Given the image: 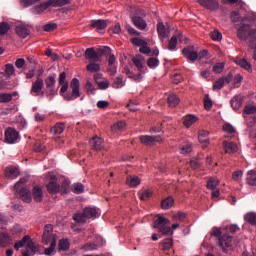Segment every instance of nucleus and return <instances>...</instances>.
Listing matches in <instances>:
<instances>
[{
	"instance_id": "33",
	"label": "nucleus",
	"mask_w": 256,
	"mask_h": 256,
	"mask_svg": "<svg viewBox=\"0 0 256 256\" xmlns=\"http://www.w3.org/2000/svg\"><path fill=\"white\" fill-rule=\"evenodd\" d=\"M141 201H148V199H151L153 197V192L149 189H144L139 192Z\"/></svg>"
},
{
	"instance_id": "41",
	"label": "nucleus",
	"mask_w": 256,
	"mask_h": 256,
	"mask_svg": "<svg viewBox=\"0 0 256 256\" xmlns=\"http://www.w3.org/2000/svg\"><path fill=\"white\" fill-rule=\"evenodd\" d=\"M212 108L213 101H211V97L209 96V94H206L204 97V109H206V111H211Z\"/></svg>"
},
{
	"instance_id": "8",
	"label": "nucleus",
	"mask_w": 256,
	"mask_h": 256,
	"mask_svg": "<svg viewBox=\"0 0 256 256\" xmlns=\"http://www.w3.org/2000/svg\"><path fill=\"white\" fill-rule=\"evenodd\" d=\"M182 54L191 63H195V61L199 59V52L195 50V46H188L183 48Z\"/></svg>"
},
{
	"instance_id": "31",
	"label": "nucleus",
	"mask_w": 256,
	"mask_h": 256,
	"mask_svg": "<svg viewBox=\"0 0 256 256\" xmlns=\"http://www.w3.org/2000/svg\"><path fill=\"white\" fill-rule=\"evenodd\" d=\"M65 131V123H56L53 128H51V133L54 135H61Z\"/></svg>"
},
{
	"instance_id": "12",
	"label": "nucleus",
	"mask_w": 256,
	"mask_h": 256,
	"mask_svg": "<svg viewBox=\"0 0 256 256\" xmlns=\"http://www.w3.org/2000/svg\"><path fill=\"white\" fill-rule=\"evenodd\" d=\"M19 139V132L14 128H7L5 130V141L6 143L13 144Z\"/></svg>"
},
{
	"instance_id": "35",
	"label": "nucleus",
	"mask_w": 256,
	"mask_h": 256,
	"mask_svg": "<svg viewBox=\"0 0 256 256\" xmlns=\"http://www.w3.org/2000/svg\"><path fill=\"white\" fill-rule=\"evenodd\" d=\"M86 69L89 71V73H98V71H101V65L92 62L86 66Z\"/></svg>"
},
{
	"instance_id": "48",
	"label": "nucleus",
	"mask_w": 256,
	"mask_h": 256,
	"mask_svg": "<svg viewBox=\"0 0 256 256\" xmlns=\"http://www.w3.org/2000/svg\"><path fill=\"white\" fill-rule=\"evenodd\" d=\"M5 73L7 75V79H11V75H15V66H13V64H6Z\"/></svg>"
},
{
	"instance_id": "39",
	"label": "nucleus",
	"mask_w": 256,
	"mask_h": 256,
	"mask_svg": "<svg viewBox=\"0 0 256 256\" xmlns=\"http://www.w3.org/2000/svg\"><path fill=\"white\" fill-rule=\"evenodd\" d=\"M112 87L113 89H121V87H123V76H117L114 78Z\"/></svg>"
},
{
	"instance_id": "1",
	"label": "nucleus",
	"mask_w": 256,
	"mask_h": 256,
	"mask_svg": "<svg viewBox=\"0 0 256 256\" xmlns=\"http://www.w3.org/2000/svg\"><path fill=\"white\" fill-rule=\"evenodd\" d=\"M237 37L240 41H248L249 47H253L256 42V28H251L249 24H241L237 30Z\"/></svg>"
},
{
	"instance_id": "54",
	"label": "nucleus",
	"mask_w": 256,
	"mask_h": 256,
	"mask_svg": "<svg viewBox=\"0 0 256 256\" xmlns=\"http://www.w3.org/2000/svg\"><path fill=\"white\" fill-rule=\"evenodd\" d=\"M210 37L213 41H221V39H223V34H221V32L218 30H214L210 32Z\"/></svg>"
},
{
	"instance_id": "27",
	"label": "nucleus",
	"mask_w": 256,
	"mask_h": 256,
	"mask_svg": "<svg viewBox=\"0 0 256 256\" xmlns=\"http://www.w3.org/2000/svg\"><path fill=\"white\" fill-rule=\"evenodd\" d=\"M223 147H224L226 153H229V154L236 153V151H237V144H235L234 142L224 141Z\"/></svg>"
},
{
	"instance_id": "4",
	"label": "nucleus",
	"mask_w": 256,
	"mask_h": 256,
	"mask_svg": "<svg viewBox=\"0 0 256 256\" xmlns=\"http://www.w3.org/2000/svg\"><path fill=\"white\" fill-rule=\"evenodd\" d=\"M52 180L47 184V191L51 195H55V193H61L62 195H65L69 192V184L63 183L62 186L57 184L55 181V178H51Z\"/></svg>"
},
{
	"instance_id": "45",
	"label": "nucleus",
	"mask_w": 256,
	"mask_h": 256,
	"mask_svg": "<svg viewBox=\"0 0 256 256\" xmlns=\"http://www.w3.org/2000/svg\"><path fill=\"white\" fill-rule=\"evenodd\" d=\"M166 31L167 30L165 29V24H163V22H159L157 24V33L159 37H161L162 39L165 38Z\"/></svg>"
},
{
	"instance_id": "44",
	"label": "nucleus",
	"mask_w": 256,
	"mask_h": 256,
	"mask_svg": "<svg viewBox=\"0 0 256 256\" xmlns=\"http://www.w3.org/2000/svg\"><path fill=\"white\" fill-rule=\"evenodd\" d=\"M11 237H9V234L2 233L0 234V244L2 247H7V244L10 243Z\"/></svg>"
},
{
	"instance_id": "58",
	"label": "nucleus",
	"mask_w": 256,
	"mask_h": 256,
	"mask_svg": "<svg viewBox=\"0 0 256 256\" xmlns=\"http://www.w3.org/2000/svg\"><path fill=\"white\" fill-rule=\"evenodd\" d=\"M173 247V238H166L163 241V249L164 251H167Z\"/></svg>"
},
{
	"instance_id": "32",
	"label": "nucleus",
	"mask_w": 256,
	"mask_h": 256,
	"mask_svg": "<svg viewBox=\"0 0 256 256\" xmlns=\"http://www.w3.org/2000/svg\"><path fill=\"white\" fill-rule=\"evenodd\" d=\"M246 181L248 185L256 186V171L251 170L247 173Z\"/></svg>"
},
{
	"instance_id": "62",
	"label": "nucleus",
	"mask_w": 256,
	"mask_h": 256,
	"mask_svg": "<svg viewBox=\"0 0 256 256\" xmlns=\"http://www.w3.org/2000/svg\"><path fill=\"white\" fill-rule=\"evenodd\" d=\"M242 177H243V171L241 170H237L232 174L233 181H241Z\"/></svg>"
},
{
	"instance_id": "18",
	"label": "nucleus",
	"mask_w": 256,
	"mask_h": 256,
	"mask_svg": "<svg viewBox=\"0 0 256 256\" xmlns=\"http://www.w3.org/2000/svg\"><path fill=\"white\" fill-rule=\"evenodd\" d=\"M132 22L137 29H140V31H144V29L147 28V22L141 18V16H133L132 17Z\"/></svg>"
},
{
	"instance_id": "20",
	"label": "nucleus",
	"mask_w": 256,
	"mask_h": 256,
	"mask_svg": "<svg viewBox=\"0 0 256 256\" xmlns=\"http://www.w3.org/2000/svg\"><path fill=\"white\" fill-rule=\"evenodd\" d=\"M20 199L24 201V203H29L32 201L33 197L31 196V191L27 188H21L19 191Z\"/></svg>"
},
{
	"instance_id": "10",
	"label": "nucleus",
	"mask_w": 256,
	"mask_h": 256,
	"mask_svg": "<svg viewBox=\"0 0 256 256\" xmlns=\"http://www.w3.org/2000/svg\"><path fill=\"white\" fill-rule=\"evenodd\" d=\"M140 143L142 145H146L147 147H151L155 145L156 143H159L161 141V136H149V135H142L139 137Z\"/></svg>"
},
{
	"instance_id": "61",
	"label": "nucleus",
	"mask_w": 256,
	"mask_h": 256,
	"mask_svg": "<svg viewBox=\"0 0 256 256\" xmlns=\"http://www.w3.org/2000/svg\"><path fill=\"white\" fill-rule=\"evenodd\" d=\"M190 167L191 169H199V167H201V161L197 158H193L190 160Z\"/></svg>"
},
{
	"instance_id": "56",
	"label": "nucleus",
	"mask_w": 256,
	"mask_h": 256,
	"mask_svg": "<svg viewBox=\"0 0 256 256\" xmlns=\"http://www.w3.org/2000/svg\"><path fill=\"white\" fill-rule=\"evenodd\" d=\"M135 67H137L138 71H140V73L143 72V60L141 58H133L132 59Z\"/></svg>"
},
{
	"instance_id": "38",
	"label": "nucleus",
	"mask_w": 256,
	"mask_h": 256,
	"mask_svg": "<svg viewBox=\"0 0 256 256\" xmlns=\"http://www.w3.org/2000/svg\"><path fill=\"white\" fill-rule=\"evenodd\" d=\"M225 87V78H219L214 82L213 91H221V88Z\"/></svg>"
},
{
	"instance_id": "23",
	"label": "nucleus",
	"mask_w": 256,
	"mask_h": 256,
	"mask_svg": "<svg viewBox=\"0 0 256 256\" xmlns=\"http://www.w3.org/2000/svg\"><path fill=\"white\" fill-rule=\"evenodd\" d=\"M32 194L34 201H36V203H41V201H43V190L41 189V187L35 186L33 188Z\"/></svg>"
},
{
	"instance_id": "53",
	"label": "nucleus",
	"mask_w": 256,
	"mask_h": 256,
	"mask_svg": "<svg viewBox=\"0 0 256 256\" xmlns=\"http://www.w3.org/2000/svg\"><path fill=\"white\" fill-rule=\"evenodd\" d=\"M147 65L150 69H156L159 67V59L151 57L147 60Z\"/></svg>"
},
{
	"instance_id": "34",
	"label": "nucleus",
	"mask_w": 256,
	"mask_h": 256,
	"mask_svg": "<svg viewBox=\"0 0 256 256\" xmlns=\"http://www.w3.org/2000/svg\"><path fill=\"white\" fill-rule=\"evenodd\" d=\"M236 65H239L242 67V69H245V71H251V64L247 62L245 58L243 59H238L235 61Z\"/></svg>"
},
{
	"instance_id": "2",
	"label": "nucleus",
	"mask_w": 256,
	"mask_h": 256,
	"mask_svg": "<svg viewBox=\"0 0 256 256\" xmlns=\"http://www.w3.org/2000/svg\"><path fill=\"white\" fill-rule=\"evenodd\" d=\"M154 229H158L159 233L162 235H173V230H171V221L163 217L161 214L155 216L153 222Z\"/></svg>"
},
{
	"instance_id": "36",
	"label": "nucleus",
	"mask_w": 256,
	"mask_h": 256,
	"mask_svg": "<svg viewBox=\"0 0 256 256\" xmlns=\"http://www.w3.org/2000/svg\"><path fill=\"white\" fill-rule=\"evenodd\" d=\"M179 97H177V95L175 94H171L168 96V104L169 107H176L179 105Z\"/></svg>"
},
{
	"instance_id": "43",
	"label": "nucleus",
	"mask_w": 256,
	"mask_h": 256,
	"mask_svg": "<svg viewBox=\"0 0 256 256\" xmlns=\"http://www.w3.org/2000/svg\"><path fill=\"white\" fill-rule=\"evenodd\" d=\"M218 185H219V181L216 178H210L207 181V189H210L211 191L217 189Z\"/></svg>"
},
{
	"instance_id": "19",
	"label": "nucleus",
	"mask_w": 256,
	"mask_h": 256,
	"mask_svg": "<svg viewBox=\"0 0 256 256\" xmlns=\"http://www.w3.org/2000/svg\"><path fill=\"white\" fill-rule=\"evenodd\" d=\"M122 73H125V75H127V77L129 79H133V81H136L137 83H139V81H141V79H143V76L141 75V73L139 74H134L133 71H131L129 69V67L125 66L123 68Z\"/></svg>"
},
{
	"instance_id": "63",
	"label": "nucleus",
	"mask_w": 256,
	"mask_h": 256,
	"mask_svg": "<svg viewBox=\"0 0 256 256\" xmlns=\"http://www.w3.org/2000/svg\"><path fill=\"white\" fill-rule=\"evenodd\" d=\"M191 151H193V144H185L184 146H182L181 148V153L185 154V153H191Z\"/></svg>"
},
{
	"instance_id": "47",
	"label": "nucleus",
	"mask_w": 256,
	"mask_h": 256,
	"mask_svg": "<svg viewBox=\"0 0 256 256\" xmlns=\"http://www.w3.org/2000/svg\"><path fill=\"white\" fill-rule=\"evenodd\" d=\"M231 20L233 21V23H243L244 21L243 17H241L239 12L237 11L231 12Z\"/></svg>"
},
{
	"instance_id": "60",
	"label": "nucleus",
	"mask_w": 256,
	"mask_h": 256,
	"mask_svg": "<svg viewBox=\"0 0 256 256\" xmlns=\"http://www.w3.org/2000/svg\"><path fill=\"white\" fill-rule=\"evenodd\" d=\"M223 69H225V64L224 63H216L213 66V71L214 73H223Z\"/></svg>"
},
{
	"instance_id": "42",
	"label": "nucleus",
	"mask_w": 256,
	"mask_h": 256,
	"mask_svg": "<svg viewBox=\"0 0 256 256\" xmlns=\"http://www.w3.org/2000/svg\"><path fill=\"white\" fill-rule=\"evenodd\" d=\"M245 221H247V223H250V225H256V214L253 212L247 213L244 216Z\"/></svg>"
},
{
	"instance_id": "3",
	"label": "nucleus",
	"mask_w": 256,
	"mask_h": 256,
	"mask_svg": "<svg viewBox=\"0 0 256 256\" xmlns=\"http://www.w3.org/2000/svg\"><path fill=\"white\" fill-rule=\"evenodd\" d=\"M214 237H218V245L221 247L224 253H228L229 249L233 247V236L229 234H223L221 236V230L219 228L213 229Z\"/></svg>"
},
{
	"instance_id": "57",
	"label": "nucleus",
	"mask_w": 256,
	"mask_h": 256,
	"mask_svg": "<svg viewBox=\"0 0 256 256\" xmlns=\"http://www.w3.org/2000/svg\"><path fill=\"white\" fill-rule=\"evenodd\" d=\"M27 249H30L32 255H35L37 253V246H35V242L30 238V240L26 243Z\"/></svg>"
},
{
	"instance_id": "13",
	"label": "nucleus",
	"mask_w": 256,
	"mask_h": 256,
	"mask_svg": "<svg viewBox=\"0 0 256 256\" xmlns=\"http://www.w3.org/2000/svg\"><path fill=\"white\" fill-rule=\"evenodd\" d=\"M198 3L210 11H217L219 9V2L217 0H198Z\"/></svg>"
},
{
	"instance_id": "49",
	"label": "nucleus",
	"mask_w": 256,
	"mask_h": 256,
	"mask_svg": "<svg viewBox=\"0 0 256 256\" xmlns=\"http://www.w3.org/2000/svg\"><path fill=\"white\" fill-rule=\"evenodd\" d=\"M58 247L60 251H67L70 247L69 240L67 239L59 240Z\"/></svg>"
},
{
	"instance_id": "50",
	"label": "nucleus",
	"mask_w": 256,
	"mask_h": 256,
	"mask_svg": "<svg viewBox=\"0 0 256 256\" xmlns=\"http://www.w3.org/2000/svg\"><path fill=\"white\" fill-rule=\"evenodd\" d=\"M125 125V122L120 121L111 127V131L113 133H117V131H123V129H125Z\"/></svg>"
},
{
	"instance_id": "9",
	"label": "nucleus",
	"mask_w": 256,
	"mask_h": 256,
	"mask_svg": "<svg viewBox=\"0 0 256 256\" xmlns=\"http://www.w3.org/2000/svg\"><path fill=\"white\" fill-rule=\"evenodd\" d=\"M43 87H45L43 78H36V81L32 83L30 95H32V97L39 96V93H41V91H43Z\"/></svg>"
},
{
	"instance_id": "28",
	"label": "nucleus",
	"mask_w": 256,
	"mask_h": 256,
	"mask_svg": "<svg viewBox=\"0 0 256 256\" xmlns=\"http://www.w3.org/2000/svg\"><path fill=\"white\" fill-rule=\"evenodd\" d=\"M126 183L129 187H137L138 185H141V179L137 176H128L126 178Z\"/></svg>"
},
{
	"instance_id": "6",
	"label": "nucleus",
	"mask_w": 256,
	"mask_h": 256,
	"mask_svg": "<svg viewBox=\"0 0 256 256\" xmlns=\"http://www.w3.org/2000/svg\"><path fill=\"white\" fill-rule=\"evenodd\" d=\"M105 54V50L95 51V48H88L85 51V59L91 61L92 63H97V61H101V57Z\"/></svg>"
},
{
	"instance_id": "24",
	"label": "nucleus",
	"mask_w": 256,
	"mask_h": 256,
	"mask_svg": "<svg viewBox=\"0 0 256 256\" xmlns=\"http://www.w3.org/2000/svg\"><path fill=\"white\" fill-rule=\"evenodd\" d=\"M28 241H31V236L25 235L21 240L15 242L14 249L19 251V249L27 245Z\"/></svg>"
},
{
	"instance_id": "25",
	"label": "nucleus",
	"mask_w": 256,
	"mask_h": 256,
	"mask_svg": "<svg viewBox=\"0 0 256 256\" xmlns=\"http://www.w3.org/2000/svg\"><path fill=\"white\" fill-rule=\"evenodd\" d=\"M198 140L200 143H203L205 147L209 145V133L205 130H201L198 133Z\"/></svg>"
},
{
	"instance_id": "29",
	"label": "nucleus",
	"mask_w": 256,
	"mask_h": 256,
	"mask_svg": "<svg viewBox=\"0 0 256 256\" xmlns=\"http://www.w3.org/2000/svg\"><path fill=\"white\" fill-rule=\"evenodd\" d=\"M175 203V199H173V196H168L161 202L162 209H171L172 206Z\"/></svg>"
},
{
	"instance_id": "7",
	"label": "nucleus",
	"mask_w": 256,
	"mask_h": 256,
	"mask_svg": "<svg viewBox=\"0 0 256 256\" xmlns=\"http://www.w3.org/2000/svg\"><path fill=\"white\" fill-rule=\"evenodd\" d=\"M46 89L50 97H55L57 92L55 91V84L57 83V74L48 76L45 81Z\"/></svg>"
},
{
	"instance_id": "52",
	"label": "nucleus",
	"mask_w": 256,
	"mask_h": 256,
	"mask_svg": "<svg viewBox=\"0 0 256 256\" xmlns=\"http://www.w3.org/2000/svg\"><path fill=\"white\" fill-rule=\"evenodd\" d=\"M13 100V95L9 93H0V103H9Z\"/></svg>"
},
{
	"instance_id": "16",
	"label": "nucleus",
	"mask_w": 256,
	"mask_h": 256,
	"mask_svg": "<svg viewBox=\"0 0 256 256\" xmlns=\"http://www.w3.org/2000/svg\"><path fill=\"white\" fill-rule=\"evenodd\" d=\"M230 105L234 111H239L241 107H243V96L241 95H235L231 100H230Z\"/></svg>"
},
{
	"instance_id": "37",
	"label": "nucleus",
	"mask_w": 256,
	"mask_h": 256,
	"mask_svg": "<svg viewBox=\"0 0 256 256\" xmlns=\"http://www.w3.org/2000/svg\"><path fill=\"white\" fill-rule=\"evenodd\" d=\"M72 191L76 195H81V193H83V191H85V186L81 183H75L72 185Z\"/></svg>"
},
{
	"instance_id": "5",
	"label": "nucleus",
	"mask_w": 256,
	"mask_h": 256,
	"mask_svg": "<svg viewBox=\"0 0 256 256\" xmlns=\"http://www.w3.org/2000/svg\"><path fill=\"white\" fill-rule=\"evenodd\" d=\"M79 86H80L79 79L73 78L71 83H70L72 93H66L64 95V99L66 101H73L74 99H77V98L81 97V92H79Z\"/></svg>"
},
{
	"instance_id": "59",
	"label": "nucleus",
	"mask_w": 256,
	"mask_h": 256,
	"mask_svg": "<svg viewBox=\"0 0 256 256\" xmlns=\"http://www.w3.org/2000/svg\"><path fill=\"white\" fill-rule=\"evenodd\" d=\"M244 113L246 115H254V113H256V106L253 105H246L244 107Z\"/></svg>"
},
{
	"instance_id": "21",
	"label": "nucleus",
	"mask_w": 256,
	"mask_h": 256,
	"mask_svg": "<svg viewBox=\"0 0 256 256\" xmlns=\"http://www.w3.org/2000/svg\"><path fill=\"white\" fill-rule=\"evenodd\" d=\"M65 5H69L68 0H48L46 1V6L49 7H65Z\"/></svg>"
},
{
	"instance_id": "15",
	"label": "nucleus",
	"mask_w": 256,
	"mask_h": 256,
	"mask_svg": "<svg viewBox=\"0 0 256 256\" xmlns=\"http://www.w3.org/2000/svg\"><path fill=\"white\" fill-rule=\"evenodd\" d=\"M16 34L18 37H20V39H27V37H29L31 34V30L27 25L20 24L16 26Z\"/></svg>"
},
{
	"instance_id": "14",
	"label": "nucleus",
	"mask_w": 256,
	"mask_h": 256,
	"mask_svg": "<svg viewBox=\"0 0 256 256\" xmlns=\"http://www.w3.org/2000/svg\"><path fill=\"white\" fill-rule=\"evenodd\" d=\"M90 146L91 149H94V151H101V149L105 147V142L99 136H94L92 139H90Z\"/></svg>"
},
{
	"instance_id": "64",
	"label": "nucleus",
	"mask_w": 256,
	"mask_h": 256,
	"mask_svg": "<svg viewBox=\"0 0 256 256\" xmlns=\"http://www.w3.org/2000/svg\"><path fill=\"white\" fill-rule=\"evenodd\" d=\"M57 28V24L55 23H48L46 25H44V31L46 32H51V31H55V29Z\"/></svg>"
},
{
	"instance_id": "46",
	"label": "nucleus",
	"mask_w": 256,
	"mask_h": 256,
	"mask_svg": "<svg viewBox=\"0 0 256 256\" xmlns=\"http://www.w3.org/2000/svg\"><path fill=\"white\" fill-rule=\"evenodd\" d=\"M9 29H11V26H9V23L0 22V37L3 35H6V33H9Z\"/></svg>"
},
{
	"instance_id": "17",
	"label": "nucleus",
	"mask_w": 256,
	"mask_h": 256,
	"mask_svg": "<svg viewBox=\"0 0 256 256\" xmlns=\"http://www.w3.org/2000/svg\"><path fill=\"white\" fill-rule=\"evenodd\" d=\"M20 175L19 168L15 166H8L5 169V176L7 179H17Z\"/></svg>"
},
{
	"instance_id": "22",
	"label": "nucleus",
	"mask_w": 256,
	"mask_h": 256,
	"mask_svg": "<svg viewBox=\"0 0 256 256\" xmlns=\"http://www.w3.org/2000/svg\"><path fill=\"white\" fill-rule=\"evenodd\" d=\"M83 212L87 219H97V215H99V211L92 207L84 208Z\"/></svg>"
},
{
	"instance_id": "11",
	"label": "nucleus",
	"mask_w": 256,
	"mask_h": 256,
	"mask_svg": "<svg viewBox=\"0 0 256 256\" xmlns=\"http://www.w3.org/2000/svg\"><path fill=\"white\" fill-rule=\"evenodd\" d=\"M107 25H109V20H92L90 21V27L92 29H96L97 33H102L107 29Z\"/></svg>"
},
{
	"instance_id": "26",
	"label": "nucleus",
	"mask_w": 256,
	"mask_h": 256,
	"mask_svg": "<svg viewBox=\"0 0 256 256\" xmlns=\"http://www.w3.org/2000/svg\"><path fill=\"white\" fill-rule=\"evenodd\" d=\"M193 123H197V116L195 115H186L183 117V125L186 126L187 129L193 125Z\"/></svg>"
},
{
	"instance_id": "51",
	"label": "nucleus",
	"mask_w": 256,
	"mask_h": 256,
	"mask_svg": "<svg viewBox=\"0 0 256 256\" xmlns=\"http://www.w3.org/2000/svg\"><path fill=\"white\" fill-rule=\"evenodd\" d=\"M177 47V36H172L171 39L169 40V43H168V46H167V49L169 51H175Z\"/></svg>"
},
{
	"instance_id": "55",
	"label": "nucleus",
	"mask_w": 256,
	"mask_h": 256,
	"mask_svg": "<svg viewBox=\"0 0 256 256\" xmlns=\"http://www.w3.org/2000/svg\"><path fill=\"white\" fill-rule=\"evenodd\" d=\"M130 41L133 45H136V47H142L143 45H147V42L139 37L132 38Z\"/></svg>"
},
{
	"instance_id": "40",
	"label": "nucleus",
	"mask_w": 256,
	"mask_h": 256,
	"mask_svg": "<svg viewBox=\"0 0 256 256\" xmlns=\"http://www.w3.org/2000/svg\"><path fill=\"white\" fill-rule=\"evenodd\" d=\"M73 219L76 223H86L87 216H85V212L74 214Z\"/></svg>"
},
{
	"instance_id": "30",
	"label": "nucleus",
	"mask_w": 256,
	"mask_h": 256,
	"mask_svg": "<svg viewBox=\"0 0 256 256\" xmlns=\"http://www.w3.org/2000/svg\"><path fill=\"white\" fill-rule=\"evenodd\" d=\"M47 9V3L43 2L39 5L34 6V8L32 9V13H34V15H41V13H43V11H47Z\"/></svg>"
}]
</instances>
